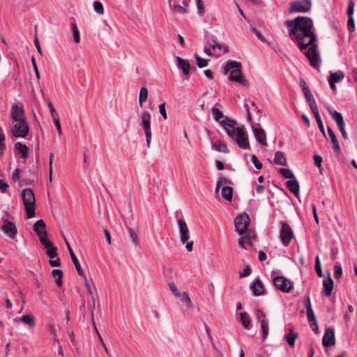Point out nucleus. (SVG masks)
Listing matches in <instances>:
<instances>
[{
  "label": "nucleus",
  "instance_id": "obj_1",
  "mask_svg": "<svg viewBox=\"0 0 357 357\" xmlns=\"http://www.w3.org/2000/svg\"><path fill=\"white\" fill-rule=\"evenodd\" d=\"M285 25L288 29L290 38L303 51L307 47L305 55L310 61V65L318 69L321 66V58L317 50V45L314 44L316 36L313 31V22L307 17H297L293 20H287Z\"/></svg>",
  "mask_w": 357,
  "mask_h": 357
},
{
  "label": "nucleus",
  "instance_id": "obj_2",
  "mask_svg": "<svg viewBox=\"0 0 357 357\" xmlns=\"http://www.w3.org/2000/svg\"><path fill=\"white\" fill-rule=\"evenodd\" d=\"M250 217L245 213L238 215L234 220L236 231L241 236L245 235V237L247 240V243L252 245L254 235L251 231L248 230V226L250 225Z\"/></svg>",
  "mask_w": 357,
  "mask_h": 357
},
{
  "label": "nucleus",
  "instance_id": "obj_3",
  "mask_svg": "<svg viewBox=\"0 0 357 357\" xmlns=\"http://www.w3.org/2000/svg\"><path fill=\"white\" fill-rule=\"evenodd\" d=\"M21 197L24 205L27 218L30 219L35 216L36 197L33 190L27 188L22 190Z\"/></svg>",
  "mask_w": 357,
  "mask_h": 357
},
{
  "label": "nucleus",
  "instance_id": "obj_4",
  "mask_svg": "<svg viewBox=\"0 0 357 357\" xmlns=\"http://www.w3.org/2000/svg\"><path fill=\"white\" fill-rule=\"evenodd\" d=\"M33 230L43 246L49 245V238L46 230V225L43 220H37L33 225Z\"/></svg>",
  "mask_w": 357,
  "mask_h": 357
},
{
  "label": "nucleus",
  "instance_id": "obj_5",
  "mask_svg": "<svg viewBox=\"0 0 357 357\" xmlns=\"http://www.w3.org/2000/svg\"><path fill=\"white\" fill-rule=\"evenodd\" d=\"M273 284L276 289L284 293H289L294 288V284L291 280L280 275L273 278Z\"/></svg>",
  "mask_w": 357,
  "mask_h": 357
},
{
  "label": "nucleus",
  "instance_id": "obj_6",
  "mask_svg": "<svg viewBox=\"0 0 357 357\" xmlns=\"http://www.w3.org/2000/svg\"><path fill=\"white\" fill-rule=\"evenodd\" d=\"M10 115L14 121L25 120L24 106L23 102H18L13 103L10 110Z\"/></svg>",
  "mask_w": 357,
  "mask_h": 357
},
{
  "label": "nucleus",
  "instance_id": "obj_7",
  "mask_svg": "<svg viewBox=\"0 0 357 357\" xmlns=\"http://www.w3.org/2000/svg\"><path fill=\"white\" fill-rule=\"evenodd\" d=\"M142 121L140 123V126L144 128L146 136V143L148 148L150 147L151 140L152 137L151 133V114L149 112L144 111L142 112L141 116Z\"/></svg>",
  "mask_w": 357,
  "mask_h": 357
},
{
  "label": "nucleus",
  "instance_id": "obj_8",
  "mask_svg": "<svg viewBox=\"0 0 357 357\" xmlns=\"http://www.w3.org/2000/svg\"><path fill=\"white\" fill-rule=\"evenodd\" d=\"M280 238L284 246H288L294 237V232L291 227L284 222L280 223Z\"/></svg>",
  "mask_w": 357,
  "mask_h": 357
},
{
  "label": "nucleus",
  "instance_id": "obj_9",
  "mask_svg": "<svg viewBox=\"0 0 357 357\" xmlns=\"http://www.w3.org/2000/svg\"><path fill=\"white\" fill-rule=\"evenodd\" d=\"M16 123L13 126L11 131L12 134L15 137L25 138L29 131V126L25 120L15 121Z\"/></svg>",
  "mask_w": 357,
  "mask_h": 357
},
{
  "label": "nucleus",
  "instance_id": "obj_10",
  "mask_svg": "<svg viewBox=\"0 0 357 357\" xmlns=\"http://www.w3.org/2000/svg\"><path fill=\"white\" fill-rule=\"evenodd\" d=\"M312 3L310 0H298L290 3L291 13H307L310 10Z\"/></svg>",
  "mask_w": 357,
  "mask_h": 357
},
{
  "label": "nucleus",
  "instance_id": "obj_11",
  "mask_svg": "<svg viewBox=\"0 0 357 357\" xmlns=\"http://www.w3.org/2000/svg\"><path fill=\"white\" fill-rule=\"evenodd\" d=\"M256 318L261 324V328L262 331V337L266 339L268 335L269 331V321L266 319V314L260 309H257L255 311Z\"/></svg>",
  "mask_w": 357,
  "mask_h": 357
},
{
  "label": "nucleus",
  "instance_id": "obj_12",
  "mask_svg": "<svg viewBox=\"0 0 357 357\" xmlns=\"http://www.w3.org/2000/svg\"><path fill=\"white\" fill-rule=\"evenodd\" d=\"M1 231L8 237L13 239L17 234V229L14 222L8 219H3V225L1 227Z\"/></svg>",
  "mask_w": 357,
  "mask_h": 357
},
{
  "label": "nucleus",
  "instance_id": "obj_13",
  "mask_svg": "<svg viewBox=\"0 0 357 357\" xmlns=\"http://www.w3.org/2000/svg\"><path fill=\"white\" fill-rule=\"evenodd\" d=\"M229 81L236 82L239 83L243 87H249L248 80L244 78L241 75V67L236 68L233 70L228 77Z\"/></svg>",
  "mask_w": 357,
  "mask_h": 357
},
{
  "label": "nucleus",
  "instance_id": "obj_14",
  "mask_svg": "<svg viewBox=\"0 0 357 357\" xmlns=\"http://www.w3.org/2000/svg\"><path fill=\"white\" fill-rule=\"evenodd\" d=\"M174 59L178 68L181 71L182 74L185 76H188L190 74L191 68L189 61L178 56H175Z\"/></svg>",
  "mask_w": 357,
  "mask_h": 357
},
{
  "label": "nucleus",
  "instance_id": "obj_15",
  "mask_svg": "<svg viewBox=\"0 0 357 357\" xmlns=\"http://www.w3.org/2000/svg\"><path fill=\"white\" fill-rule=\"evenodd\" d=\"M178 232L180 234L181 241L184 243L189 239V229L183 219L178 220Z\"/></svg>",
  "mask_w": 357,
  "mask_h": 357
},
{
  "label": "nucleus",
  "instance_id": "obj_16",
  "mask_svg": "<svg viewBox=\"0 0 357 357\" xmlns=\"http://www.w3.org/2000/svg\"><path fill=\"white\" fill-rule=\"evenodd\" d=\"M210 47L212 48L214 56L215 57H220L228 52L227 45L219 43L215 40H213L210 43Z\"/></svg>",
  "mask_w": 357,
  "mask_h": 357
},
{
  "label": "nucleus",
  "instance_id": "obj_17",
  "mask_svg": "<svg viewBox=\"0 0 357 357\" xmlns=\"http://www.w3.org/2000/svg\"><path fill=\"white\" fill-rule=\"evenodd\" d=\"M232 139L236 142L239 147L244 149H250L248 139L245 134L243 129L240 130L238 133H236V135Z\"/></svg>",
  "mask_w": 357,
  "mask_h": 357
},
{
  "label": "nucleus",
  "instance_id": "obj_18",
  "mask_svg": "<svg viewBox=\"0 0 357 357\" xmlns=\"http://www.w3.org/2000/svg\"><path fill=\"white\" fill-rule=\"evenodd\" d=\"M252 130L256 140L261 145L266 146V135L265 131L257 124L252 126Z\"/></svg>",
  "mask_w": 357,
  "mask_h": 357
},
{
  "label": "nucleus",
  "instance_id": "obj_19",
  "mask_svg": "<svg viewBox=\"0 0 357 357\" xmlns=\"http://www.w3.org/2000/svg\"><path fill=\"white\" fill-rule=\"evenodd\" d=\"M335 338L334 331L331 328H326L324 337L322 338V344L325 347L334 345Z\"/></svg>",
  "mask_w": 357,
  "mask_h": 357
},
{
  "label": "nucleus",
  "instance_id": "obj_20",
  "mask_svg": "<svg viewBox=\"0 0 357 357\" xmlns=\"http://www.w3.org/2000/svg\"><path fill=\"white\" fill-rule=\"evenodd\" d=\"M344 77V75L341 71L331 73L328 79V82L331 89H335V84L340 82Z\"/></svg>",
  "mask_w": 357,
  "mask_h": 357
},
{
  "label": "nucleus",
  "instance_id": "obj_21",
  "mask_svg": "<svg viewBox=\"0 0 357 357\" xmlns=\"http://www.w3.org/2000/svg\"><path fill=\"white\" fill-rule=\"evenodd\" d=\"M16 321H20L26 325L29 328H32L36 326L35 317L31 314L24 315L20 318L15 319Z\"/></svg>",
  "mask_w": 357,
  "mask_h": 357
},
{
  "label": "nucleus",
  "instance_id": "obj_22",
  "mask_svg": "<svg viewBox=\"0 0 357 357\" xmlns=\"http://www.w3.org/2000/svg\"><path fill=\"white\" fill-rule=\"evenodd\" d=\"M333 289V280L331 278L330 275H328L326 279H324L323 281V289L322 294L326 296H328L331 294V292Z\"/></svg>",
  "mask_w": 357,
  "mask_h": 357
},
{
  "label": "nucleus",
  "instance_id": "obj_23",
  "mask_svg": "<svg viewBox=\"0 0 357 357\" xmlns=\"http://www.w3.org/2000/svg\"><path fill=\"white\" fill-rule=\"evenodd\" d=\"M241 67V63L236 61L230 60L226 62V63L222 66L223 73L224 75H229L233 70H235L236 68Z\"/></svg>",
  "mask_w": 357,
  "mask_h": 357
},
{
  "label": "nucleus",
  "instance_id": "obj_24",
  "mask_svg": "<svg viewBox=\"0 0 357 357\" xmlns=\"http://www.w3.org/2000/svg\"><path fill=\"white\" fill-rule=\"evenodd\" d=\"M304 303H305V306L306 308V314H307L308 322L311 321H314V319H316V317L314 315V311H313V309H312V307L311 305L310 296H305Z\"/></svg>",
  "mask_w": 357,
  "mask_h": 357
},
{
  "label": "nucleus",
  "instance_id": "obj_25",
  "mask_svg": "<svg viewBox=\"0 0 357 357\" xmlns=\"http://www.w3.org/2000/svg\"><path fill=\"white\" fill-rule=\"evenodd\" d=\"M327 131L328 136L333 143V148L335 153H337L338 155L341 153V149L338 142V140L336 137L335 134L332 130V129L330 127L327 128Z\"/></svg>",
  "mask_w": 357,
  "mask_h": 357
},
{
  "label": "nucleus",
  "instance_id": "obj_26",
  "mask_svg": "<svg viewBox=\"0 0 357 357\" xmlns=\"http://www.w3.org/2000/svg\"><path fill=\"white\" fill-rule=\"evenodd\" d=\"M305 97L307 102H308L309 107L312 114L319 112L315 100L313 97L311 91H305Z\"/></svg>",
  "mask_w": 357,
  "mask_h": 357
},
{
  "label": "nucleus",
  "instance_id": "obj_27",
  "mask_svg": "<svg viewBox=\"0 0 357 357\" xmlns=\"http://www.w3.org/2000/svg\"><path fill=\"white\" fill-rule=\"evenodd\" d=\"M298 337V333L293 328L289 330L288 333L284 334V339L291 347H294L295 340Z\"/></svg>",
  "mask_w": 357,
  "mask_h": 357
},
{
  "label": "nucleus",
  "instance_id": "obj_28",
  "mask_svg": "<svg viewBox=\"0 0 357 357\" xmlns=\"http://www.w3.org/2000/svg\"><path fill=\"white\" fill-rule=\"evenodd\" d=\"M224 128L227 133V135L233 138L236 133H238L240 130H241L243 128L239 127H235L234 123L231 122L225 123L224 124Z\"/></svg>",
  "mask_w": 357,
  "mask_h": 357
},
{
  "label": "nucleus",
  "instance_id": "obj_29",
  "mask_svg": "<svg viewBox=\"0 0 357 357\" xmlns=\"http://www.w3.org/2000/svg\"><path fill=\"white\" fill-rule=\"evenodd\" d=\"M327 109H328V112H329V114L333 117V120L335 121L337 127H342V126H344L343 117L339 112L335 111V110H332L331 109H330L328 107L327 108Z\"/></svg>",
  "mask_w": 357,
  "mask_h": 357
},
{
  "label": "nucleus",
  "instance_id": "obj_30",
  "mask_svg": "<svg viewBox=\"0 0 357 357\" xmlns=\"http://www.w3.org/2000/svg\"><path fill=\"white\" fill-rule=\"evenodd\" d=\"M253 294L256 296H259L264 294V286L261 281L259 279H257L254 284L252 285Z\"/></svg>",
  "mask_w": 357,
  "mask_h": 357
},
{
  "label": "nucleus",
  "instance_id": "obj_31",
  "mask_svg": "<svg viewBox=\"0 0 357 357\" xmlns=\"http://www.w3.org/2000/svg\"><path fill=\"white\" fill-rule=\"evenodd\" d=\"M273 162L278 165L287 166V161L285 155L283 152L278 151L275 153Z\"/></svg>",
  "mask_w": 357,
  "mask_h": 357
},
{
  "label": "nucleus",
  "instance_id": "obj_32",
  "mask_svg": "<svg viewBox=\"0 0 357 357\" xmlns=\"http://www.w3.org/2000/svg\"><path fill=\"white\" fill-rule=\"evenodd\" d=\"M14 147L21 153L22 158L26 160L28 158L29 149L26 144L17 142L15 144Z\"/></svg>",
  "mask_w": 357,
  "mask_h": 357
},
{
  "label": "nucleus",
  "instance_id": "obj_33",
  "mask_svg": "<svg viewBox=\"0 0 357 357\" xmlns=\"http://www.w3.org/2000/svg\"><path fill=\"white\" fill-rule=\"evenodd\" d=\"M286 185L291 192L295 195L296 197H298L299 193V184L298 182L295 179H291L286 182Z\"/></svg>",
  "mask_w": 357,
  "mask_h": 357
},
{
  "label": "nucleus",
  "instance_id": "obj_34",
  "mask_svg": "<svg viewBox=\"0 0 357 357\" xmlns=\"http://www.w3.org/2000/svg\"><path fill=\"white\" fill-rule=\"evenodd\" d=\"M168 1L169 7L173 11L181 14L187 13L186 8H185L182 5L179 4L176 0H169Z\"/></svg>",
  "mask_w": 357,
  "mask_h": 357
},
{
  "label": "nucleus",
  "instance_id": "obj_35",
  "mask_svg": "<svg viewBox=\"0 0 357 357\" xmlns=\"http://www.w3.org/2000/svg\"><path fill=\"white\" fill-rule=\"evenodd\" d=\"M221 195L225 200L231 202L233 197V188L230 186H223L221 189Z\"/></svg>",
  "mask_w": 357,
  "mask_h": 357
},
{
  "label": "nucleus",
  "instance_id": "obj_36",
  "mask_svg": "<svg viewBox=\"0 0 357 357\" xmlns=\"http://www.w3.org/2000/svg\"><path fill=\"white\" fill-rule=\"evenodd\" d=\"M51 275L54 278L56 286L62 287L63 271L60 269H54Z\"/></svg>",
  "mask_w": 357,
  "mask_h": 357
},
{
  "label": "nucleus",
  "instance_id": "obj_37",
  "mask_svg": "<svg viewBox=\"0 0 357 357\" xmlns=\"http://www.w3.org/2000/svg\"><path fill=\"white\" fill-rule=\"evenodd\" d=\"M49 245L44 246L47 249L46 254L51 259H54L58 255V249L53 245L50 240H49Z\"/></svg>",
  "mask_w": 357,
  "mask_h": 357
},
{
  "label": "nucleus",
  "instance_id": "obj_38",
  "mask_svg": "<svg viewBox=\"0 0 357 357\" xmlns=\"http://www.w3.org/2000/svg\"><path fill=\"white\" fill-rule=\"evenodd\" d=\"M70 255L71 259H72L73 263L76 268L77 273L82 276H84V271H83V269L81 266V264H80L77 257H76L75 254L71 253V255Z\"/></svg>",
  "mask_w": 357,
  "mask_h": 357
},
{
  "label": "nucleus",
  "instance_id": "obj_39",
  "mask_svg": "<svg viewBox=\"0 0 357 357\" xmlns=\"http://www.w3.org/2000/svg\"><path fill=\"white\" fill-rule=\"evenodd\" d=\"M71 29L73 42L77 44L80 43V32L75 23H72Z\"/></svg>",
  "mask_w": 357,
  "mask_h": 357
},
{
  "label": "nucleus",
  "instance_id": "obj_40",
  "mask_svg": "<svg viewBox=\"0 0 357 357\" xmlns=\"http://www.w3.org/2000/svg\"><path fill=\"white\" fill-rule=\"evenodd\" d=\"M127 229L132 243L135 245H138L139 242L137 231L131 227H128Z\"/></svg>",
  "mask_w": 357,
  "mask_h": 357
},
{
  "label": "nucleus",
  "instance_id": "obj_41",
  "mask_svg": "<svg viewBox=\"0 0 357 357\" xmlns=\"http://www.w3.org/2000/svg\"><path fill=\"white\" fill-rule=\"evenodd\" d=\"M241 321L244 328H248L251 324V319L249 314L246 312L240 313Z\"/></svg>",
  "mask_w": 357,
  "mask_h": 357
},
{
  "label": "nucleus",
  "instance_id": "obj_42",
  "mask_svg": "<svg viewBox=\"0 0 357 357\" xmlns=\"http://www.w3.org/2000/svg\"><path fill=\"white\" fill-rule=\"evenodd\" d=\"M214 147L216 151L218 152H222L224 153H228L229 152L227 146L226 144L221 142H216L214 143Z\"/></svg>",
  "mask_w": 357,
  "mask_h": 357
},
{
  "label": "nucleus",
  "instance_id": "obj_43",
  "mask_svg": "<svg viewBox=\"0 0 357 357\" xmlns=\"http://www.w3.org/2000/svg\"><path fill=\"white\" fill-rule=\"evenodd\" d=\"M181 301L184 303L185 307L189 309L192 307V301L187 292L181 294Z\"/></svg>",
  "mask_w": 357,
  "mask_h": 357
},
{
  "label": "nucleus",
  "instance_id": "obj_44",
  "mask_svg": "<svg viewBox=\"0 0 357 357\" xmlns=\"http://www.w3.org/2000/svg\"><path fill=\"white\" fill-rule=\"evenodd\" d=\"M195 58L197 61V65L199 68H204L207 66L209 59H206L200 57L197 54H195Z\"/></svg>",
  "mask_w": 357,
  "mask_h": 357
},
{
  "label": "nucleus",
  "instance_id": "obj_45",
  "mask_svg": "<svg viewBox=\"0 0 357 357\" xmlns=\"http://www.w3.org/2000/svg\"><path fill=\"white\" fill-rule=\"evenodd\" d=\"M93 7L96 13L99 15H102L105 12L103 5L100 1H94L93 3Z\"/></svg>",
  "mask_w": 357,
  "mask_h": 357
},
{
  "label": "nucleus",
  "instance_id": "obj_46",
  "mask_svg": "<svg viewBox=\"0 0 357 357\" xmlns=\"http://www.w3.org/2000/svg\"><path fill=\"white\" fill-rule=\"evenodd\" d=\"M196 3V6L197 9V14L202 17L205 13V8L203 4L202 0H195Z\"/></svg>",
  "mask_w": 357,
  "mask_h": 357
},
{
  "label": "nucleus",
  "instance_id": "obj_47",
  "mask_svg": "<svg viewBox=\"0 0 357 357\" xmlns=\"http://www.w3.org/2000/svg\"><path fill=\"white\" fill-rule=\"evenodd\" d=\"M280 173L287 178H294V173L289 169L287 168H280L279 169Z\"/></svg>",
  "mask_w": 357,
  "mask_h": 357
},
{
  "label": "nucleus",
  "instance_id": "obj_48",
  "mask_svg": "<svg viewBox=\"0 0 357 357\" xmlns=\"http://www.w3.org/2000/svg\"><path fill=\"white\" fill-rule=\"evenodd\" d=\"M139 104L141 107H143L144 102L147 100L148 91H139Z\"/></svg>",
  "mask_w": 357,
  "mask_h": 357
},
{
  "label": "nucleus",
  "instance_id": "obj_49",
  "mask_svg": "<svg viewBox=\"0 0 357 357\" xmlns=\"http://www.w3.org/2000/svg\"><path fill=\"white\" fill-rule=\"evenodd\" d=\"M314 118L316 119V121L317 123V125L319 126V130H321V132L323 133L324 135H325V132H324V125H323V123H322V121H321V119L320 117V115L319 114V112H314Z\"/></svg>",
  "mask_w": 357,
  "mask_h": 357
},
{
  "label": "nucleus",
  "instance_id": "obj_50",
  "mask_svg": "<svg viewBox=\"0 0 357 357\" xmlns=\"http://www.w3.org/2000/svg\"><path fill=\"white\" fill-rule=\"evenodd\" d=\"M355 3L353 0H349L347 14L348 17H353Z\"/></svg>",
  "mask_w": 357,
  "mask_h": 357
},
{
  "label": "nucleus",
  "instance_id": "obj_51",
  "mask_svg": "<svg viewBox=\"0 0 357 357\" xmlns=\"http://www.w3.org/2000/svg\"><path fill=\"white\" fill-rule=\"evenodd\" d=\"M6 139L5 135L3 132H0V156L3 155L6 149V144L4 143Z\"/></svg>",
  "mask_w": 357,
  "mask_h": 357
},
{
  "label": "nucleus",
  "instance_id": "obj_52",
  "mask_svg": "<svg viewBox=\"0 0 357 357\" xmlns=\"http://www.w3.org/2000/svg\"><path fill=\"white\" fill-rule=\"evenodd\" d=\"M86 286L87 287L88 292L91 296V301H92V309L93 310L95 308L96 305V301H95V296L93 294L92 288L88 281H86Z\"/></svg>",
  "mask_w": 357,
  "mask_h": 357
},
{
  "label": "nucleus",
  "instance_id": "obj_53",
  "mask_svg": "<svg viewBox=\"0 0 357 357\" xmlns=\"http://www.w3.org/2000/svg\"><path fill=\"white\" fill-rule=\"evenodd\" d=\"M315 271L319 277L323 276L321 264L318 256H317L315 259Z\"/></svg>",
  "mask_w": 357,
  "mask_h": 357
},
{
  "label": "nucleus",
  "instance_id": "obj_54",
  "mask_svg": "<svg viewBox=\"0 0 357 357\" xmlns=\"http://www.w3.org/2000/svg\"><path fill=\"white\" fill-rule=\"evenodd\" d=\"M212 112L216 121H220V119L223 116L222 112L218 108L213 107L212 109Z\"/></svg>",
  "mask_w": 357,
  "mask_h": 357
},
{
  "label": "nucleus",
  "instance_id": "obj_55",
  "mask_svg": "<svg viewBox=\"0 0 357 357\" xmlns=\"http://www.w3.org/2000/svg\"><path fill=\"white\" fill-rule=\"evenodd\" d=\"M251 161L257 169H261L263 167L261 162H260L255 155L251 156Z\"/></svg>",
  "mask_w": 357,
  "mask_h": 357
},
{
  "label": "nucleus",
  "instance_id": "obj_56",
  "mask_svg": "<svg viewBox=\"0 0 357 357\" xmlns=\"http://www.w3.org/2000/svg\"><path fill=\"white\" fill-rule=\"evenodd\" d=\"M342 274V271L340 265H335L334 266V277L336 279H339L341 278Z\"/></svg>",
  "mask_w": 357,
  "mask_h": 357
},
{
  "label": "nucleus",
  "instance_id": "obj_57",
  "mask_svg": "<svg viewBox=\"0 0 357 357\" xmlns=\"http://www.w3.org/2000/svg\"><path fill=\"white\" fill-rule=\"evenodd\" d=\"M169 288H170L172 292L174 294V295L176 297H180L181 296V293L178 290L176 284L174 282L169 283Z\"/></svg>",
  "mask_w": 357,
  "mask_h": 357
},
{
  "label": "nucleus",
  "instance_id": "obj_58",
  "mask_svg": "<svg viewBox=\"0 0 357 357\" xmlns=\"http://www.w3.org/2000/svg\"><path fill=\"white\" fill-rule=\"evenodd\" d=\"M250 273H251V268L249 266H245V268H244L243 272L239 273V277L241 278H244V277H248L250 275Z\"/></svg>",
  "mask_w": 357,
  "mask_h": 357
},
{
  "label": "nucleus",
  "instance_id": "obj_59",
  "mask_svg": "<svg viewBox=\"0 0 357 357\" xmlns=\"http://www.w3.org/2000/svg\"><path fill=\"white\" fill-rule=\"evenodd\" d=\"M347 26L349 31H353L355 28V23L353 17H348Z\"/></svg>",
  "mask_w": 357,
  "mask_h": 357
},
{
  "label": "nucleus",
  "instance_id": "obj_60",
  "mask_svg": "<svg viewBox=\"0 0 357 357\" xmlns=\"http://www.w3.org/2000/svg\"><path fill=\"white\" fill-rule=\"evenodd\" d=\"M159 112L164 119H167V112L165 110V102H163L159 105Z\"/></svg>",
  "mask_w": 357,
  "mask_h": 357
},
{
  "label": "nucleus",
  "instance_id": "obj_61",
  "mask_svg": "<svg viewBox=\"0 0 357 357\" xmlns=\"http://www.w3.org/2000/svg\"><path fill=\"white\" fill-rule=\"evenodd\" d=\"M309 324H310V326L312 330L315 333H317V334L319 333V327H318V324H317V320L314 319V321H309Z\"/></svg>",
  "mask_w": 357,
  "mask_h": 357
},
{
  "label": "nucleus",
  "instance_id": "obj_62",
  "mask_svg": "<svg viewBox=\"0 0 357 357\" xmlns=\"http://www.w3.org/2000/svg\"><path fill=\"white\" fill-rule=\"evenodd\" d=\"M48 106L50 107V112H51L53 119H55V118H59L58 114L56 113V109L54 107L52 103L49 102Z\"/></svg>",
  "mask_w": 357,
  "mask_h": 357
},
{
  "label": "nucleus",
  "instance_id": "obj_63",
  "mask_svg": "<svg viewBox=\"0 0 357 357\" xmlns=\"http://www.w3.org/2000/svg\"><path fill=\"white\" fill-rule=\"evenodd\" d=\"M314 165L317 167H321V162H322V158H321V156H320L319 155H315L314 156Z\"/></svg>",
  "mask_w": 357,
  "mask_h": 357
},
{
  "label": "nucleus",
  "instance_id": "obj_64",
  "mask_svg": "<svg viewBox=\"0 0 357 357\" xmlns=\"http://www.w3.org/2000/svg\"><path fill=\"white\" fill-rule=\"evenodd\" d=\"M49 263L53 267H58L61 265V260L59 258H56V259H51Z\"/></svg>",
  "mask_w": 357,
  "mask_h": 357
}]
</instances>
